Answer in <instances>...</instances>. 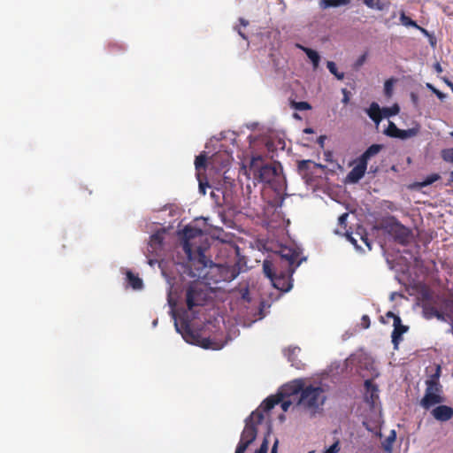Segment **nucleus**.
Returning <instances> with one entry per match:
<instances>
[{"label": "nucleus", "mask_w": 453, "mask_h": 453, "mask_svg": "<svg viewBox=\"0 0 453 453\" xmlns=\"http://www.w3.org/2000/svg\"><path fill=\"white\" fill-rule=\"evenodd\" d=\"M296 350H299V349H298V348H288V349H287V355H288V360H289V361H291V360H292V359H291V357H292L293 355H295V353H296Z\"/></svg>", "instance_id": "obj_45"}, {"label": "nucleus", "mask_w": 453, "mask_h": 453, "mask_svg": "<svg viewBox=\"0 0 453 453\" xmlns=\"http://www.w3.org/2000/svg\"><path fill=\"white\" fill-rule=\"evenodd\" d=\"M382 149L383 145L381 144H372L367 148L358 159L367 165L368 160L379 154Z\"/></svg>", "instance_id": "obj_20"}, {"label": "nucleus", "mask_w": 453, "mask_h": 453, "mask_svg": "<svg viewBox=\"0 0 453 453\" xmlns=\"http://www.w3.org/2000/svg\"><path fill=\"white\" fill-rule=\"evenodd\" d=\"M238 33L242 38L246 39V36L244 35L243 33L241 32V30H238Z\"/></svg>", "instance_id": "obj_62"}, {"label": "nucleus", "mask_w": 453, "mask_h": 453, "mask_svg": "<svg viewBox=\"0 0 453 453\" xmlns=\"http://www.w3.org/2000/svg\"><path fill=\"white\" fill-rule=\"evenodd\" d=\"M400 21L401 24L404 27H418V25L416 21L412 20L410 17L405 15L403 12H401L400 15Z\"/></svg>", "instance_id": "obj_30"}, {"label": "nucleus", "mask_w": 453, "mask_h": 453, "mask_svg": "<svg viewBox=\"0 0 453 453\" xmlns=\"http://www.w3.org/2000/svg\"><path fill=\"white\" fill-rule=\"evenodd\" d=\"M441 367L438 366L436 372L430 376L426 381V388L425 395L420 401V405L425 410H429L435 404H439L444 402V396L442 395V386L440 383Z\"/></svg>", "instance_id": "obj_2"}, {"label": "nucleus", "mask_w": 453, "mask_h": 453, "mask_svg": "<svg viewBox=\"0 0 453 453\" xmlns=\"http://www.w3.org/2000/svg\"><path fill=\"white\" fill-rule=\"evenodd\" d=\"M383 111L386 116L395 115L399 111V107L395 105L392 108H385Z\"/></svg>", "instance_id": "obj_38"}, {"label": "nucleus", "mask_w": 453, "mask_h": 453, "mask_svg": "<svg viewBox=\"0 0 453 453\" xmlns=\"http://www.w3.org/2000/svg\"><path fill=\"white\" fill-rule=\"evenodd\" d=\"M175 327L177 332L180 333L185 339L186 342L197 344L203 349H219L220 346H219L216 342H213L210 338L201 337L197 333H195L189 325V323L186 320H182L180 325L175 321Z\"/></svg>", "instance_id": "obj_5"}, {"label": "nucleus", "mask_w": 453, "mask_h": 453, "mask_svg": "<svg viewBox=\"0 0 453 453\" xmlns=\"http://www.w3.org/2000/svg\"><path fill=\"white\" fill-rule=\"evenodd\" d=\"M345 235H346L347 240L350 243H352L357 250H362L361 247L357 245V240L352 235V234L346 232Z\"/></svg>", "instance_id": "obj_37"}, {"label": "nucleus", "mask_w": 453, "mask_h": 453, "mask_svg": "<svg viewBox=\"0 0 453 453\" xmlns=\"http://www.w3.org/2000/svg\"><path fill=\"white\" fill-rule=\"evenodd\" d=\"M277 443H278V441H276L274 445H273V449H272V453H276Z\"/></svg>", "instance_id": "obj_61"}, {"label": "nucleus", "mask_w": 453, "mask_h": 453, "mask_svg": "<svg viewBox=\"0 0 453 453\" xmlns=\"http://www.w3.org/2000/svg\"><path fill=\"white\" fill-rule=\"evenodd\" d=\"M365 55H364V56H362V57L358 59L357 64H358V65H362V64H363V62H364V60H365Z\"/></svg>", "instance_id": "obj_60"}, {"label": "nucleus", "mask_w": 453, "mask_h": 453, "mask_svg": "<svg viewBox=\"0 0 453 453\" xmlns=\"http://www.w3.org/2000/svg\"><path fill=\"white\" fill-rule=\"evenodd\" d=\"M453 183V171L449 173V179L448 182L445 184L446 186H449Z\"/></svg>", "instance_id": "obj_52"}, {"label": "nucleus", "mask_w": 453, "mask_h": 453, "mask_svg": "<svg viewBox=\"0 0 453 453\" xmlns=\"http://www.w3.org/2000/svg\"><path fill=\"white\" fill-rule=\"evenodd\" d=\"M449 331H450V333H452V334H453V323L451 324V327H450Z\"/></svg>", "instance_id": "obj_64"}, {"label": "nucleus", "mask_w": 453, "mask_h": 453, "mask_svg": "<svg viewBox=\"0 0 453 453\" xmlns=\"http://www.w3.org/2000/svg\"><path fill=\"white\" fill-rule=\"evenodd\" d=\"M447 84L449 85V87L453 88V83H452L451 81H447Z\"/></svg>", "instance_id": "obj_63"}, {"label": "nucleus", "mask_w": 453, "mask_h": 453, "mask_svg": "<svg viewBox=\"0 0 453 453\" xmlns=\"http://www.w3.org/2000/svg\"><path fill=\"white\" fill-rule=\"evenodd\" d=\"M326 400V396L321 387L308 385L305 386L299 396L297 404L314 414L325 403Z\"/></svg>", "instance_id": "obj_3"}, {"label": "nucleus", "mask_w": 453, "mask_h": 453, "mask_svg": "<svg viewBox=\"0 0 453 453\" xmlns=\"http://www.w3.org/2000/svg\"><path fill=\"white\" fill-rule=\"evenodd\" d=\"M304 388L305 383L303 380H295L283 387L280 395L281 396H292L297 395L300 396Z\"/></svg>", "instance_id": "obj_13"}, {"label": "nucleus", "mask_w": 453, "mask_h": 453, "mask_svg": "<svg viewBox=\"0 0 453 453\" xmlns=\"http://www.w3.org/2000/svg\"><path fill=\"white\" fill-rule=\"evenodd\" d=\"M298 257L299 252L297 250L288 247H283L279 253H276L264 261L273 262V267L277 264H284V269L287 270V273H294L296 268L300 265V263H296Z\"/></svg>", "instance_id": "obj_6"}, {"label": "nucleus", "mask_w": 453, "mask_h": 453, "mask_svg": "<svg viewBox=\"0 0 453 453\" xmlns=\"http://www.w3.org/2000/svg\"><path fill=\"white\" fill-rule=\"evenodd\" d=\"M304 133H306V134H312V133H313V129H312V128H310V127L305 128V129H304Z\"/></svg>", "instance_id": "obj_59"}, {"label": "nucleus", "mask_w": 453, "mask_h": 453, "mask_svg": "<svg viewBox=\"0 0 453 453\" xmlns=\"http://www.w3.org/2000/svg\"><path fill=\"white\" fill-rule=\"evenodd\" d=\"M339 450V441H335L324 453H337Z\"/></svg>", "instance_id": "obj_39"}, {"label": "nucleus", "mask_w": 453, "mask_h": 453, "mask_svg": "<svg viewBox=\"0 0 453 453\" xmlns=\"http://www.w3.org/2000/svg\"><path fill=\"white\" fill-rule=\"evenodd\" d=\"M441 179V176L439 173H432L428 176H426L422 181L417 182L416 185L419 188L427 187L434 182L437 181Z\"/></svg>", "instance_id": "obj_28"}, {"label": "nucleus", "mask_w": 453, "mask_h": 453, "mask_svg": "<svg viewBox=\"0 0 453 453\" xmlns=\"http://www.w3.org/2000/svg\"><path fill=\"white\" fill-rule=\"evenodd\" d=\"M249 446L250 444L248 442L240 440L236 447L235 453H244Z\"/></svg>", "instance_id": "obj_35"}, {"label": "nucleus", "mask_w": 453, "mask_h": 453, "mask_svg": "<svg viewBox=\"0 0 453 453\" xmlns=\"http://www.w3.org/2000/svg\"><path fill=\"white\" fill-rule=\"evenodd\" d=\"M326 66H327V68H328L329 72H330L332 74H334V75L338 80H340V81L343 80V78H344V73H340V72H338V70H337V66H336V65H335V63H334V62H333V61H327V63H326Z\"/></svg>", "instance_id": "obj_29"}, {"label": "nucleus", "mask_w": 453, "mask_h": 453, "mask_svg": "<svg viewBox=\"0 0 453 453\" xmlns=\"http://www.w3.org/2000/svg\"><path fill=\"white\" fill-rule=\"evenodd\" d=\"M363 3L371 9H376L378 11H382L384 9V4L380 3L379 1L375 2V0H362Z\"/></svg>", "instance_id": "obj_32"}, {"label": "nucleus", "mask_w": 453, "mask_h": 453, "mask_svg": "<svg viewBox=\"0 0 453 453\" xmlns=\"http://www.w3.org/2000/svg\"><path fill=\"white\" fill-rule=\"evenodd\" d=\"M279 177V168L272 165H265L257 170V178L261 182L271 183Z\"/></svg>", "instance_id": "obj_11"}, {"label": "nucleus", "mask_w": 453, "mask_h": 453, "mask_svg": "<svg viewBox=\"0 0 453 453\" xmlns=\"http://www.w3.org/2000/svg\"><path fill=\"white\" fill-rule=\"evenodd\" d=\"M368 116L376 123L379 124L382 119L381 110L379 104L375 102L372 103L370 107L366 110Z\"/></svg>", "instance_id": "obj_21"}, {"label": "nucleus", "mask_w": 453, "mask_h": 453, "mask_svg": "<svg viewBox=\"0 0 453 453\" xmlns=\"http://www.w3.org/2000/svg\"><path fill=\"white\" fill-rule=\"evenodd\" d=\"M309 163H311L310 160H302V161H300L299 164H298L299 169L303 170V169L306 168V166H307V165Z\"/></svg>", "instance_id": "obj_48"}, {"label": "nucleus", "mask_w": 453, "mask_h": 453, "mask_svg": "<svg viewBox=\"0 0 453 453\" xmlns=\"http://www.w3.org/2000/svg\"><path fill=\"white\" fill-rule=\"evenodd\" d=\"M416 28L418 29L419 31H421L424 35H426L427 36L429 35L428 31L423 27H421L420 26H418V27H416Z\"/></svg>", "instance_id": "obj_54"}, {"label": "nucleus", "mask_w": 453, "mask_h": 453, "mask_svg": "<svg viewBox=\"0 0 453 453\" xmlns=\"http://www.w3.org/2000/svg\"><path fill=\"white\" fill-rule=\"evenodd\" d=\"M268 450V441L266 439L264 440L259 449L256 450L255 453H267Z\"/></svg>", "instance_id": "obj_40"}, {"label": "nucleus", "mask_w": 453, "mask_h": 453, "mask_svg": "<svg viewBox=\"0 0 453 453\" xmlns=\"http://www.w3.org/2000/svg\"><path fill=\"white\" fill-rule=\"evenodd\" d=\"M165 232V230H158L156 233H154L150 239L149 244H148V252L157 256L158 252L162 250L163 248V242H164V235Z\"/></svg>", "instance_id": "obj_12"}, {"label": "nucleus", "mask_w": 453, "mask_h": 453, "mask_svg": "<svg viewBox=\"0 0 453 453\" xmlns=\"http://www.w3.org/2000/svg\"><path fill=\"white\" fill-rule=\"evenodd\" d=\"M257 434V429L255 425L246 422L245 427L241 434V440L251 444Z\"/></svg>", "instance_id": "obj_18"}, {"label": "nucleus", "mask_w": 453, "mask_h": 453, "mask_svg": "<svg viewBox=\"0 0 453 453\" xmlns=\"http://www.w3.org/2000/svg\"><path fill=\"white\" fill-rule=\"evenodd\" d=\"M365 398L367 402L374 403L375 399L379 397L378 387L376 384L372 382V380H366L365 381Z\"/></svg>", "instance_id": "obj_19"}, {"label": "nucleus", "mask_w": 453, "mask_h": 453, "mask_svg": "<svg viewBox=\"0 0 453 453\" xmlns=\"http://www.w3.org/2000/svg\"><path fill=\"white\" fill-rule=\"evenodd\" d=\"M207 299V292L201 283L191 282L186 289V303L188 309L192 311L194 307L203 306Z\"/></svg>", "instance_id": "obj_7"}, {"label": "nucleus", "mask_w": 453, "mask_h": 453, "mask_svg": "<svg viewBox=\"0 0 453 453\" xmlns=\"http://www.w3.org/2000/svg\"><path fill=\"white\" fill-rule=\"evenodd\" d=\"M127 278L128 280V284L134 289H140L142 287V280L139 278L138 275L134 274L132 272L128 271L127 273Z\"/></svg>", "instance_id": "obj_25"}, {"label": "nucleus", "mask_w": 453, "mask_h": 453, "mask_svg": "<svg viewBox=\"0 0 453 453\" xmlns=\"http://www.w3.org/2000/svg\"><path fill=\"white\" fill-rule=\"evenodd\" d=\"M392 85H393L392 80L386 81L385 85H384V88H385V94L387 96H390L391 95Z\"/></svg>", "instance_id": "obj_42"}, {"label": "nucleus", "mask_w": 453, "mask_h": 453, "mask_svg": "<svg viewBox=\"0 0 453 453\" xmlns=\"http://www.w3.org/2000/svg\"><path fill=\"white\" fill-rule=\"evenodd\" d=\"M264 420V414L263 411L257 410L253 411L248 419H246V422H250L251 424L255 425L257 427V425L261 424Z\"/></svg>", "instance_id": "obj_27"}, {"label": "nucleus", "mask_w": 453, "mask_h": 453, "mask_svg": "<svg viewBox=\"0 0 453 453\" xmlns=\"http://www.w3.org/2000/svg\"><path fill=\"white\" fill-rule=\"evenodd\" d=\"M431 415L439 422H447L453 418V408L440 404L431 411Z\"/></svg>", "instance_id": "obj_15"}, {"label": "nucleus", "mask_w": 453, "mask_h": 453, "mask_svg": "<svg viewBox=\"0 0 453 453\" xmlns=\"http://www.w3.org/2000/svg\"><path fill=\"white\" fill-rule=\"evenodd\" d=\"M361 321L364 328H368L370 326V318L368 315H363Z\"/></svg>", "instance_id": "obj_44"}, {"label": "nucleus", "mask_w": 453, "mask_h": 453, "mask_svg": "<svg viewBox=\"0 0 453 453\" xmlns=\"http://www.w3.org/2000/svg\"><path fill=\"white\" fill-rule=\"evenodd\" d=\"M396 317H399V316H398V315H396V314H395V313H394V312H392V311H388V312L386 313V318H388V319H393V323H395V318H396Z\"/></svg>", "instance_id": "obj_50"}, {"label": "nucleus", "mask_w": 453, "mask_h": 453, "mask_svg": "<svg viewBox=\"0 0 453 453\" xmlns=\"http://www.w3.org/2000/svg\"><path fill=\"white\" fill-rule=\"evenodd\" d=\"M293 107L298 111H306L311 108V104L307 102H293Z\"/></svg>", "instance_id": "obj_34"}, {"label": "nucleus", "mask_w": 453, "mask_h": 453, "mask_svg": "<svg viewBox=\"0 0 453 453\" xmlns=\"http://www.w3.org/2000/svg\"><path fill=\"white\" fill-rule=\"evenodd\" d=\"M207 156L205 152L200 153L196 157L195 168L196 171V177L199 182V192L203 196L206 194V188H210V184L206 178H203V173L206 170Z\"/></svg>", "instance_id": "obj_9"}, {"label": "nucleus", "mask_w": 453, "mask_h": 453, "mask_svg": "<svg viewBox=\"0 0 453 453\" xmlns=\"http://www.w3.org/2000/svg\"><path fill=\"white\" fill-rule=\"evenodd\" d=\"M399 130H400V128H398L394 122L390 121L388 123L387 129L385 130V134L389 137L396 138L398 135Z\"/></svg>", "instance_id": "obj_31"}, {"label": "nucleus", "mask_w": 453, "mask_h": 453, "mask_svg": "<svg viewBox=\"0 0 453 453\" xmlns=\"http://www.w3.org/2000/svg\"><path fill=\"white\" fill-rule=\"evenodd\" d=\"M280 396H274L271 395L267 397L261 404V408L263 409V411H271L276 404L280 403Z\"/></svg>", "instance_id": "obj_24"}, {"label": "nucleus", "mask_w": 453, "mask_h": 453, "mask_svg": "<svg viewBox=\"0 0 453 453\" xmlns=\"http://www.w3.org/2000/svg\"><path fill=\"white\" fill-rule=\"evenodd\" d=\"M183 250L192 277H202L203 271L212 262L204 254L210 247L207 235L199 228L187 226L183 229Z\"/></svg>", "instance_id": "obj_1"}, {"label": "nucleus", "mask_w": 453, "mask_h": 453, "mask_svg": "<svg viewBox=\"0 0 453 453\" xmlns=\"http://www.w3.org/2000/svg\"><path fill=\"white\" fill-rule=\"evenodd\" d=\"M273 263L270 261L263 262V272L265 275L271 280L273 287L282 292H288L292 288V274L294 273H287L284 269L278 274H274Z\"/></svg>", "instance_id": "obj_4"}, {"label": "nucleus", "mask_w": 453, "mask_h": 453, "mask_svg": "<svg viewBox=\"0 0 453 453\" xmlns=\"http://www.w3.org/2000/svg\"><path fill=\"white\" fill-rule=\"evenodd\" d=\"M441 157L446 162H453V148L445 149L441 151Z\"/></svg>", "instance_id": "obj_33"}, {"label": "nucleus", "mask_w": 453, "mask_h": 453, "mask_svg": "<svg viewBox=\"0 0 453 453\" xmlns=\"http://www.w3.org/2000/svg\"><path fill=\"white\" fill-rule=\"evenodd\" d=\"M240 23L243 26V27H246L248 26L249 22L247 20H245L244 19L241 18L240 19Z\"/></svg>", "instance_id": "obj_55"}, {"label": "nucleus", "mask_w": 453, "mask_h": 453, "mask_svg": "<svg viewBox=\"0 0 453 453\" xmlns=\"http://www.w3.org/2000/svg\"><path fill=\"white\" fill-rule=\"evenodd\" d=\"M148 262H149L150 265L152 266V265H154L157 262V259L149 258Z\"/></svg>", "instance_id": "obj_57"}, {"label": "nucleus", "mask_w": 453, "mask_h": 453, "mask_svg": "<svg viewBox=\"0 0 453 453\" xmlns=\"http://www.w3.org/2000/svg\"><path fill=\"white\" fill-rule=\"evenodd\" d=\"M434 318H436L437 319L441 320V321L445 320L444 314L441 311H440L439 310H437V312Z\"/></svg>", "instance_id": "obj_49"}, {"label": "nucleus", "mask_w": 453, "mask_h": 453, "mask_svg": "<svg viewBox=\"0 0 453 453\" xmlns=\"http://www.w3.org/2000/svg\"><path fill=\"white\" fill-rule=\"evenodd\" d=\"M388 234L394 238L395 242L401 245H408L412 239V232L399 221L395 220L388 226Z\"/></svg>", "instance_id": "obj_8"}, {"label": "nucleus", "mask_w": 453, "mask_h": 453, "mask_svg": "<svg viewBox=\"0 0 453 453\" xmlns=\"http://www.w3.org/2000/svg\"><path fill=\"white\" fill-rule=\"evenodd\" d=\"M435 303V296L432 291L426 289L421 293V307L426 319H433L436 314L438 309L434 306Z\"/></svg>", "instance_id": "obj_10"}, {"label": "nucleus", "mask_w": 453, "mask_h": 453, "mask_svg": "<svg viewBox=\"0 0 453 453\" xmlns=\"http://www.w3.org/2000/svg\"><path fill=\"white\" fill-rule=\"evenodd\" d=\"M280 407L282 409V411H287L288 410V408L290 407V405L292 404L291 401L290 400H282V397L283 396H280Z\"/></svg>", "instance_id": "obj_41"}, {"label": "nucleus", "mask_w": 453, "mask_h": 453, "mask_svg": "<svg viewBox=\"0 0 453 453\" xmlns=\"http://www.w3.org/2000/svg\"><path fill=\"white\" fill-rule=\"evenodd\" d=\"M426 88H429L432 92H434V89H436V88L430 83H426Z\"/></svg>", "instance_id": "obj_56"}, {"label": "nucleus", "mask_w": 453, "mask_h": 453, "mask_svg": "<svg viewBox=\"0 0 453 453\" xmlns=\"http://www.w3.org/2000/svg\"><path fill=\"white\" fill-rule=\"evenodd\" d=\"M411 96L413 103L416 104L418 101V96L414 93H411Z\"/></svg>", "instance_id": "obj_58"}, {"label": "nucleus", "mask_w": 453, "mask_h": 453, "mask_svg": "<svg viewBox=\"0 0 453 453\" xmlns=\"http://www.w3.org/2000/svg\"><path fill=\"white\" fill-rule=\"evenodd\" d=\"M434 95H436V96L441 99V100H443L445 97H446V95L442 92H441L439 89H434V91L433 92Z\"/></svg>", "instance_id": "obj_46"}, {"label": "nucleus", "mask_w": 453, "mask_h": 453, "mask_svg": "<svg viewBox=\"0 0 453 453\" xmlns=\"http://www.w3.org/2000/svg\"><path fill=\"white\" fill-rule=\"evenodd\" d=\"M434 69L436 70L437 73H441L442 72V68H441V65L439 63L435 64Z\"/></svg>", "instance_id": "obj_53"}, {"label": "nucleus", "mask_w": 453, "mask_h": 453, "mask_svg": "<svg viewBox=\"0 0 453 453\" xmlns=\"http://www.w3.org/2000/svg\"><path fill=\"white\" fill-rule=\"evenodd\" d=\"M284 270V264H277L275 266H274V274H278L279 273H280V271H283Z\"/></svg>", "instance_id": "obj_47"}, {"label": "nucleus", "mask_w": 453, "mask_h": 453, "mask_svg": "<svg viewBox=\"0 0 453 453\" xmlns=\"http://www.w3.org/2000/svg\"><path fill=\"white\" fill-rule=\"evenodd\" d=\"M367 169V165L357 159L356 166H354L347 175V179L351 183H357L365 175Z\"/></svg>", "instance_id": "obj_16"}, {"label": "nucleus", "mask_w": 453, "mask_h": 453, "mask_svg": "<svg viewBox=\"0 0 453 453\" xmlns=\"http://www.w3.org/2000/svg\"><path fill=\"white\" fill-rule=\"evenodd\" d=\"M325 140H326V136L321 135V136H319V137L318 138V143H319L321 147H323V146H324V142H325Z\"/></svg>", "instance_id": "obj_51"}, {"label": "nucleus", "mask_w": 453, "mask_h": 453, "mask_svg": "<svg viewBox=\"0 0 453 453\" xmlns=\"http://www.w3.org/2000/svg\"><path fill=\"white\" fill-rule=\"evenodd\" d=\"M393 326L394 329L391 334V338L394 348L396 349H398L399 343L403 340V334L408 331L409 326L402 324V319L400 317L395 318V323H393Z\"/></svg>", "instance_id": "obj_14"}, {"label": "nucleus", "mask_w": 453, "mask_h": 453, "mask_svg": "<svg viewBox=\"0 0 453 453\" xmlns=\"http://www.w3.org/2000/svg\"><path fill=\"white\" fill-rule=\"evenodd\" d=\"M306 54V56L309 58V59L312 62L313 67L317 68L319 66V61H320V56L319 53L310 48L299 46Z\"/></svg>", "instance_id": "obj_23"}, {"label": "nucleus", "mask_w": 453, "mask_h": 453, "mask_svg": "<svg viewBox=\"0 0 453 453\" xmlns=\"http://www.w3.org/2000/svg\"><path fill=\"white\" fill-rule=\"evenodd\" d=\"M349 3L350 0H319V6L322 9H327L330 7L347 5Z\"/></svg>", "instance_id": "obj_22"}, {"label": "nucleus", "mask_w": 453, "mask_h": 453, "mask_svg": "<svg viewBox=\"0 0 453 453\" xmlns=\"http://www.w3.org/2000/svg\"><path fill=\"white\" fill-rule=\"evenodd\" d=\"M418 127H412V128H409V129H400L396 138H399L401 140H406V139L416 136L418 134Z\"/></svg>", "instance_id": "obj_26"}, {"label": "nucleus", "mask_w": 453, "mask_h": 453, "mask_svg": "<svg viewBox=\"0 0 453 453\" xmlns=\"http://www.w3.org/2000/svg\"><path fill=\"white\" fill-rule=\"evenodd\" d=\"M359 236H360V239L361 241L366 245V247L368 248L369 250H372V242L371 241L369 240V238L367 237V235H362L360 234H357Z\"/></svg>", "instance_id": "obj_43"}, {"label": "nucleus", "mask_w": 453, "mask_h": 453, "mask_svg": "<svg viewBox=\"0 0 453 453\" xmlns=\"http://www.w3.org/2000/svg\"><path fill=\"white\" fill-rule=\"evenodd\" d=\"M218 270L222 280L228 282L234 280L240 273L236 265H219Z\"/></svg>", "instance_id": "obj_17"}, {"label": "nucleus", "mask_w": 453, "mask_h": 453, "mask_svg": "<svg viewBox=\"0 0 453 453\" xmlns=\"http://www.w3.org/2000/svg\"><path fill=\"white\" fill-rule=\"evenodd\" d=\"M348 216H349V214H348L347 212H345V213H342V214L338 218V223H339L340 226H341L342 229H346Z\"/></svg>", "instance_id": "obj_36"}]
</instances>
